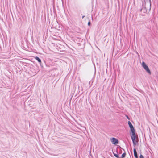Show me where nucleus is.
<instances>
[{"mask_svg":"<svg viewBox=\"0 0 158 158\" xmlns=\"http://www.w3.org/2000/svg\"><path fill=\"white\" fill-rule=\"evenodd\" d=\"M110 140L112 143L114 144H116L118 143V140L114 138H111Z\"/></svg>","mask_w":158,"mask_h":158,"instance_id":"nucleus-3","label":"nucleus"},{"mask_svg":"<svg viewBox=\"0 0 158 158\" xmlns=\"http://www.w3.org/2000/svg\"><path fill=\"white\" fill-rule=\"evenodd\" d=\"M126 154L125 153H123L121 156L122 158H123L125 157L126 156Z\"/></svg>","mask_w":158,"mask_h":158,"instance_id":"nucleus-7","label":"nucleus"},{"mask_svg":"<svg viewBox=\"0 0 158 158\" xmlns=\"http://www.w3.org/2000/svg\"><path fill=\"white\" fill-rule=\"evenodd\" d=\"M139 158H144L143 156L141 154L140 155Z\"/></svg>","mask_w":158,"mask_h":158,"instance_id":"nucleus-9","label":"nucleus"},{"mask_svg":"<svg viewBox=\"0 0 158 158\" xmlns=\"http://www.w3.org/2000/svg\"><path fill=\"white\" fill-rule=\"evenodd\" d=\"M88 25L89 26L90 25V22L89 21V22L88 23Z\"/></svg>","mask_w":158,"mask_h":158,"instance_id":"nucleus-10","label":"nucleus"},{"mask_svg":"<svg viewBox=\"0 0 158 158\" xmlns=\"http://www.w3.org/2000/svg\"><path fill=\"white\" fill-rule=\"evenodd\" d=\"M131 136V139L134 145L135 146L137 143L138 142V139L136 138L135 132L132 133Z\"/></svg>","mask_w":158,"mask_h":158,"instance_id":"nucleus-1","label":"nucleus"},{"mask_svg":"<svg viewBox=\"0 0 158 158\" xmlns=\"http://www.w3.org/2000/svg\"><path fill=\"white\" fill-rule=\"evenodd\" d=\"M134 154V156L135 158H138V157L137 156V152L135 148H134L133 150Z\"/></svg>","mask_w":158,"mask_h":158,"instance_id":"nucleus-5","label":"nucleus"},{"mask_svg":"<svg viewBox=\"0 0 158 158\" xmlns=\"http://www.w3.org/2000/svg\"><path fill=\"white\" fill-rule=\"evenodd\" d=\"M113 154L114 156H115L117 158H119V155L118 154H117L114 153H113Z\"/></svg>","mask_w":158,"mask_h":158,"instance_id":"nucleus-8","label":"nucleus"},{"mask_svg":"<svg viewBox=\"0 0 158 158\" xmlns=\"http://www.w3.org/2000/svg\"><path fill=\"white\" fill-rule=\"evenodd\" d=\"M35 59L38 61L40 63L41 62V60L37 56H36Z\"/></svg>","mask_w":158,"mask_h":158,"instance_id":"nucleus-6","label":"nucleus"},{"mask_svg":"<svg viewBox=\"0 0 158 158\" xmlns=\"http://www.w3.org/2000/svg\"><path fill=\"white\" fill-rule=\"evenodd\" d=\"M128 123L129 126L130 128V129H131V131L132 133L135 132V130L134 129V128L133 125H132V124L131 123V122L129 121L128 122Z\"/></svg>","mask_w":158,"mask_h":158,"instance_id":"nucleus-4","label":"nucleus"},{"mask_svg":"<svg viewBox=\"0 0 158 158\" xmlns=\"http://www.w3.org/2000/svg\"><path fill=\"white\" fill-rule=\"evenodd\" d=\"M85 16H83L82 17V18H83Z\"/></svg>","mask_w":158,"mask_h":158,"instance_id":"nucleus-11","label":"nucleus"},{"mask_svg":"<svg viewBox=\"0 0 158 158\" xmlns=\"http://www.w3.org/2000/svg\"><path fill=\"white\" fill-rule=\"evenodd\" d=\"M142 67L144 68L145 70L149 74H151V72L148 66L145 64L144 62H143L142 64Z\"/></svg>","mask_w":158,"mask_h":158,"instance_id":"nucleus-2","label":"nucleus"}]
</instances>
